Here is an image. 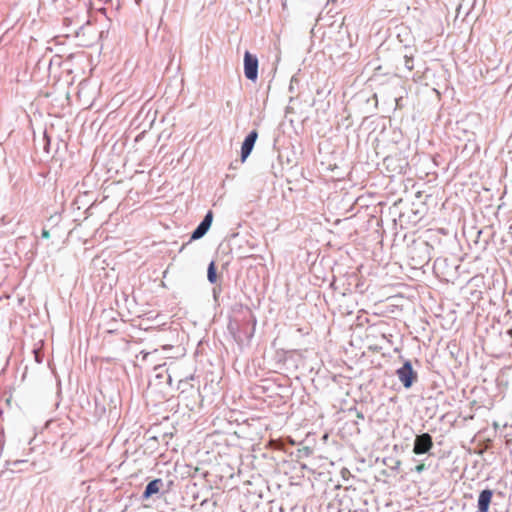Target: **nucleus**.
I'll return each instance as SVG.
<instances>
[{
  "mask_svg": "<svg viewBox=\"0 0 512 512\" xmlns=\"http://www.w3.org/2000/svg\"><path fill=\"white\" fill-rule=\"evenodd\" d=\"M430 245L425 241L414 240L407 249V255L413 266H422L430 260Z\"/></svg>",
  "mask_w": 512,
  "mask_h": 512,
  "instance_id": "1",
  "label": "nucleus"
},
{
  "mask_svg": "<svg viewBox=\"0 0 512 512\" xmlns=\"http://www.w3.org/2000/svg\"><path fill=\"white\" fill-rule=\"evenodd\" d=\"M244 74L247 79L253 82L258 78V59L249 51L244 54Z\"/></svg>",
  "mask_w": 512,
  "mask_h": 512,
  "instance_id": "2",
  "label": "nucleus"
},
{
  "mask_svg": "<svg viewBox=\"0 0 512 512\" xmlns=\"http://www.w3.org/2000/svg\"><path fill=\"white\" fill-rule=\"evenodd\" d=\"M397 376L406 388L411 387L413 381L416 379V373L409 361H406L404 365L397 370Z\"/></svg>",
  "mask_w": 512,
  "mask_h": 512,
  "instance_id": "3",
  "label": "nucleus"
},
{
  "mask_svg": "<svg viewBox=\"0 0 512 512\" xmlns=\"http://www.w3.org/2000/svg\"><path fill=\"white\" fill-rule=\"evenodd\" d=\"M433 446L432 437L424 433L416 437L413 452L417 455L427 453Z\"/></svg>",
  "mask_w": 512,
  "mask_h": 512,
  "instance_id": "4",
  "label": "nucleus"
},
{
  "mask_svg": "<svg viewBox=\"0 0 512 512\" xmlns=\"http://www.w3.org/2000/svg\"><path fill=\"white\" fill-rule=\"evenodd\" d=\"M258 138L256 130L251 131L245 138L241 147V161L244 162L253 150L254 144Z\"/></svg>",
  "mask_w": 512,
  "mask_h": 512,
  "instance_id": "5",
  "label": "nucleus"
},
{
  "mask_svg": "<svg viewBox=\"0 0 512 512\" xmlns=\"http://www.w3.org/2000/svg\"><path fill=\"white\" fill-rule=\"evenodd\" d=\"M213 219V214L211 211H209L206 216L204 217L203 221L199 224V226L194 230L192 233V239L196 240L205 235V233L208 231V229L211 226Z\"/></svg>",
  "mask_w": 512,
  "mask_h": 512,
  "instance_id": "6",
  "label": "nucleus"
},
{
  "mask_svg": "<svg viewBox=\"0 0 512 512\" xmlns=\"http://www.w3.org/2000/svg\"><path fill=\"white\" fill-rule=\"evenodd\" d=\"M493 497V492L489 489L483 490L478 498L479 512H488Z\"/></svg>",
  "mask_w": 512,
  "mask_h": 512,
  "instance_id": "7",
  "label": "nucleus"
},
{
  "mask_svg": "<svg viewBox=\"0 0 512 512\" xmlns=\"http://www.w3.org/2000/svg\"><path fill=\"white\" fill-rule=\"evenodd\" d=\"M162 484L161 479H155L148 483L144 491V498H149L151 495L156 494L160 490V486Z\"/></svg>",
  "mask_w": 512,
  "mask_h": 512,
  "instance_id": "8",
  "label": "nucleus"
},
{
  "mask_svg": "<svg viewBox=\"0 0 512 512\" xmlns=\"http://www.w3.org/2000/svg\"><path fill=\"white\" fill-rule=\"evenodd\" d=\"M207 277H208V280L211 283H216L217 275H216V268H215V263L214 262H211L209 264Z\"/></svg>",
  "mask_w": 512,
  "mask_h": 512,
  "instance_id": "9",
  "label": "nucleus"
},
{
  "mask_svg": "<svg viewBox=\"0 0 512 512\" xmlns=\"http://www.w3.org/2000/svg\"><path fill=\"white\" fill-rule=\"evenodd\" d=\"M424 469H425V464H424V463H420V464H418V465L415 467V470H416V472H418V473L422 472Z\"/></svg>",
  "mask_w": 512,
  "mask_h": 512,
  "instance_id": "10",
  "label": "nucleus"
},
{
  "mask_svg": "<svg viewBox=\"0 0 512 512\" xmlns=\"http://www.w3.org/2000/svg\"><path fill=\"white\" fill-rule=\"evenodd\" d=\"M42 237L48 239L50 237V232L47 229L42 230Z\"/></svg>",
  "mask_w": 512,
  "mask_h": 512,
  "instance_id": "11",
  "label": "nucleus"
},
{
  "mask_svg": "<svg viewBox=\"0 0 512 512\" xmlns=\"http://www.w3.org/2000/svg\"><path fill=\"white\" fill-rule=\"evenodd\" d=\"M162 348H163L164 350H167V349H171V348H172V346H171V345H163V346H162Z\"/></svg>",
  "mask_w": 512,
  "mask_h": 512,
  "instance_id": "12",
  "label": "nucleus"
}]
</instances>
